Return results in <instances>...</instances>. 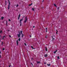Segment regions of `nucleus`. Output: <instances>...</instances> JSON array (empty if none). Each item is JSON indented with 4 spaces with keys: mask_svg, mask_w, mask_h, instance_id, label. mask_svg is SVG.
Segmentation results:
<instances>
[{
    "mask_svg": "<svg viewBox=\"0 0 67 67\" xmlns=\"http://www.w3.org/2000/svg\"><path fill=\"white\" fill-rule=\"evenodd\" d=\"M54 6H55V7H57V6H56V4H54Z\"/></svg>",
    "mask_w": 67,
    "mask_h": 67,
    "instance_id": "nucleus-17",
    "label": "nucleus"
},
{
    "mask_svg": "<svg viewBox=\"0 0 67 67\" xmlns=\"http://www.w3.org/2000/svg\"><path fill=\"white\" fill-rule=\"evenodd\" d=\"M21 35V34L19 33V34H17V36H18V37H20V36Z\"/></svg>",
    "mask_w": 67,
    "mask_h": 67,
    "instance_id": "nucleus-5",
    "label": "nucleus"
},
{
    "mask_svg": "<svg viewBox=\"0 0 67 67\" xmlns=\"http://www.w3.org/2000/svg\"><path fill=\"white\" fill-rule=\"evenodd\" d=\"M9 37H11V36L10 35H9Z\"/></svg>",
    "mask_w": 67,
    "mask_h": 67,
    "instance_id": "nucleus-32",
    "label": "nucleus"
},
{
    "mask_svg": "<svg viewBox=\"0 0 67 67\" xmlns=\"http://www.w3.org/2000/svg\"><path fill=\"white\" fill-rule=\"evenodd\" d=\"M5 3H7V1H5Z\"/></svg>",
    "mask_w": 67,
    "mask_h": 67,
    "instance_id": "nucleus-44",
    "label": "nucleus"
},
{
    "mask_svg": "<svg viewBox=\"0 0 67 67\" xmlns=\"http://www.w3.org/2000/svg\"><path fill=\"white\" fill-rule=\"evenodd\" d=\"M47 65H48V66H50V65H51V64H47Z\"/></svg>",
    "mask_w": 67,
    "mask_h": 67,
    "instance_id": "nucleus-15",
    "label": "nucleus"
},
{
    "mask_svg": "<svg viewBox=\"0 0 67 67\" xmlns=\"http://www.w3.org/2000/svg\"><path fill=\"white\" fill-rule=\"evenodd\" d=\"M20 3V4H21V3Z\"/></svg>",
    "mask_w": 67,
    "mask_h": 67,
    "instance_id": "nucleus-47",
    "label": "nucleus"
},
{
    "mask_svg": "<svg viewBox=\"0 0 67 67\" xmlns=\"http://www.w3.org/2000/svg\"><path fill=\"white\" fill-rule=\"evenodd\" d=\"M2 30H1V31H0V34L2 33Z\"/></svg>",
    "mask_w": 67,
    "mask_h": 67,
    "instance_id": "nucleus-16",
    "label": "nucleus"
},
{
    "mask_svg": "<svg viewBox=\"0 0 67 67\" xmlns=\"http://www.w3.org/2000/svg\"><path fill=\"white\" fill-rule=\"evenodd\" d=\"M6 26H8V24H7V23H6Z\"/></svg>",
    "mask_w": 67,
    "mask_h": 67,
    "instance_id": "nucleus-37",
    "label": "nucleus"
},
{
    "mask_svg": "<svg viewBox=\"0 0 67 67\" xmlns=\"http://www.w3.org/2000/svg\"><path fill=\"white\" fill-rule=\"evenodd\" d=\"M21 16V14H19L18 16V20H19L20 19V16Z\"/></svg>",
    "mask_w": 67,
    "mask_h": 67,
    "instance_id": "nucleus-4",
    "label": "nucleus"
},
{
    "mask_svg": "<svg viewBox=\"0 0 67 67\" xmlns=\"http://www.w3.org/2000/svg\"><path fill=\"white\" fill-rule=\"evenodd\" d=\"M23 19H22L20 20V23H21V21H23Z\"/></svg>",
    "mask_w": 67,
    "mask_h": 67,
    "instance_id": "nucleus-6",
    "label": "nucleus"
},
{
    "mask_svg": "<svg viewBox=\"0 0 67 67\" xmlns=\"http://www.w3.org/2000/svg\"><path fill=\"white\" fill-rule=\"evenodd\" d=\"M37 64H39V63H40V62H37Z\"/></svg>",
    "mask_w": 67,
    "mask_h": 67,
    "instance_id": "nucleus-23",
    "label": "nucleus"
},
{
    "mask_svg": "<svg viewBox=\"0 0 67 67\" xmlns=\"http://www.w3.org/2000/svg\"><path fill=\"white\" fill-rule=\"evenodd\" d=\"M11 67V65H10L9 66V67Z\"/></svg>",
    "mask_w": 67,
    "mask_h": 67,
    "instance_id": "nucleus-42",
    "label": "nucleus"
},
{
    "mask_svg": "<svg viewBox=\"0 0 67 67\" xmlns=\"http://www.w3.org/2000/svg\"><path fill=\"white\" fill-rule=\"evenodd\" d=\"M31 60H33V58H32L31 59Z\"/></svg>",
    "mask_w": 67,
    "mask_h": 67,
    "instance_id": "nucleus-28",
    "label": "nucleus"
},
{
    "mask_svg": "<svg viewBox=\"0 0 67 67\" xmlns=\"http://www.w3.org/2000/svg\"><path fill=\"white\" fill-rule=\"evenodd\" d=\"M16 43H17V45L18 46V44H19V42L18 41V40H17L16 41Z\"/></svg>",
    "mask_w": 67,
    "mask_h": 67,
    "instance_id": "nucleus-7",
    "label": "nucleus"
},
{
    "mask_svg": "<svg viewBox=\"0 0 67 67\" xmlns=\"http://www.w3.org/2000/svg\"><path fill=\"white\" fill-rule=\"evenodd\" d=\"M32 9L33 11H34V9L33 8H32Z\"/></svg>",
    "mask_w": 67,
    "mask_h": 67,
    "instance_id": "nucleus-24",
    "label": "nucleus"
},
{
    "mask_svg": "<svg viewBox=\"0 0 67 67\" xmlns=\"http://www.w3.org/2000/svg\"><path fill=\"white\" fill-rule=\"evenodd\" d=\"M34 27H35V26H33V28H34Z\"/></svg>",
    "mask_w": 67,
    "mask_h": 67,
    "instance_id": "nucleus-41",
    "label": "nucleus"
},
{
    "mask_svg": "<svg viewBox=\"0 0 67 67\" xmlns=\"http://www.w3.org/2000/svg\"><path fill=\"white\" fill-rule=\"evenodd\" d=\"M57 52V50H56V51H54V54H55Z\"/></svg>",
    "mask_w": 67,
    "mask_h": 67,
    "instance_id": "nucleus-8",
    "label": "nucleus"
},
{
    "mask_svg": "<svg viewBox=\"0 0 67 67\" xmlns=\"http://www.w3.org/2000/svg\"><path fill=\"white\" fill-rule=\"evenodd\" d=\"M0 54H1V51L0 50Z\"/></svg>",
    "mask_w": 67,
    "mask_h": 67,
    "instance_id": "nucleus-38",
    "label": "nucleus"
},
{
    "mask_svg": "<svg viewBox=\"0 0 67 67\" xmlns=\"http://www.w3.org/2000/svg\"><path fill=\"white\" fill-rule=\"evenodd\" d=\"M31 47L32 48V49H35V48H33V46H31Z\"/></svg>",
    "mask_w": 67,
    "mask_h": 67,
    "instance_id": "nucleus-22",
    "label": "nucleus"
},
{
    "mask_svg": "<svg viewBox=\"0 0 67 67\" xmlns=\"http://www.w3.org/2000/svg\"><path fill=\"white\" fill-rule=\"evenodd\" d=\"M45 48H46L45 50L46 51H47V47H45Z\"/></svg>",
    "mask_w": 67,
    "mask_h": 67,
    "instance_id": "nucleus-13",
    "label": "nucleus"
},
{
    "mask_svg": "<svg viewBox=\"0 0 67 67\" xmlns=\"http://www.w3.org/2000/svg\"><path fill=\"white\" fill-rule=\"evenodd\" d=\"M22 34L21 37H23V36H24V35L23 34Z\"/></svg>",
    "mask_w": 67,
    "mask_h": 67,
    "instance_id": "nucleus-18",
    "label": "nucleus"
},
{
    "mask_svg": "<svg viewBox=\"0 0 67 67\" xmlns=\"http://www.w3.org/2000/svg\"><path fill=\"white\" fill-rule=\"evenodd\" d=\"M1 20H3V19H4V17L2 16L1 17Z\"/></svg>",
    "mask_w": 67,
    "mask_h": 67,
    "instance_id": "nucleus-11",
    "label": "nucleus"
},
{
    "mask_svg": "<svg viewBox=\"0 0 67 67\" xmlns=\"http://www.w3.org/2000/svg\"><path fill=\"white\" fill-rule=\"evenodd\" d=\"M31 65H32V66H33V63H31Z\"/></svg>",
    "mask_w": 67,
    "mask_h": 67,
    "instance_id": "nucleus-36",
    "label": "nucleus"
},
{
    "mask_svg": "<svg viewBox=\"0 0 67 67\" xmlns=\"http://www.w3.org/2000/svg\"><path fill=\"white\" fill-rule=\"evenodd\" d=\"M8 1L9 2V4L8 6V9L9 10L10 9V1H9V0H8Z\"/></svg>",
    "mask_w": 67,
    "mask_h": 67,
    "instance_id": "nucleus-1",
    "label": "nucleus"
},
{
    "mask_svg": "<svg viewBox=\"0 0 67 67\" xmlns=\"http://www.w3.org/2000/svg\"><path fill=\"white\" fill-rule=\"evenodd\" d=\"M58 59H59V58H59V56H58Z\"/></svg>",
    "mask_w": 67,
    "mask_h": 67,
    "instance_id": "nucleus-26",
    "label": "nucleus"
},
{
    "mask_svg": "<svg viewBox=\"0 0 67 67\" xmlns=\"http://www.w3.org/2000/svg\"><path fill=\"white\" fill-rule=\"evenodd\" d=\"M42 9H44V7H42Z\"/></svg>",
    "mask_w": 67,
    "mask_h": 67,
    "instance_id": "nucleus-33",
    "label": "nucleus"
},
{
    "mask_svg": "<svg viewBox=\"0 0 67 67\" xmlns=\"http://www.w3.org/2000/svg\"><path fill=\"white\" fill-rule=\"evenodd\" d=\"M30 37H31V36H30Z\"/></svg>",
    "mask_w": 67,
    "mask_h": 67,
    "instance_id": "nucleus-48",
    "label": "nucleus"
},
{
    "mask_svg": "<svg viewBox=\"0 0 67 67\" xmlns=\"http://www.w3.org/2000/svg\"><path fill=\"white\" fill-rule=\"evenodd\" d=\"M5 5H7V3H6Z\"/></svg>",
    "mask_w": 67,
    "mask_h": 67,
    "instance_id": "nucleus-45",
    "label": "nucleus"
},
{
    "mask_svg": "<svg viewBox=\"0 0 67 67\" xmlns=\"http://www.w3.org/2000/svg\"><path fill=\"white\" fill-rule=\"evenodd\" d=\"M18 6H19V5L18 4H17L16 5V7H18Z\"/></svg>",
    "mask_w": 67,
    "mask_h": 67,
    "instance_id": "nucleus-30",
    "label": "nucleus"
},
{
    "mask_svg": "<svg viewBox=\"0 0 67 67\" xmlns=\"http://www.w3.org/2000/svg\"><path fill=\"white\" fill-rule=\"evenodd\" d=\"M57 31V32H56V34H57V33L58 32V31H57V30H56Z\"/></svg>",
    "mask_w": 67,
    "mask_h": 67,
    "instance_id": "nucleus-25",
    "label": "nucleus"
},
{
    "mask_svg": "<svg viewBox=\"0 0 67 67\" xmlns=\"http://www.w3.org/2000/svg\"><path fill=\"white\" fill-rule=\"evenodd\" d=\"M1 55H0V58H1Z\"/></svg>",
    "mask_w": 67,
    "mask_h": 67,
    "instance_id": "nucleus-40",
    "label": "nucleus"
},
{
    "mask_svg": "<svg viewBox=\"0 0 67 67\" xmlns=\"http://www.w3.org/2000/svg\"><path fill=\"white\" fill-rule=\"evenodd\" d=\"M57 9L58 10V9H59V7H58V8H57Z\"/></svg>",
    "mask_w": 67,
    "mask_h": 67,
    "instance_id": "nucleus-34",
    "label": "nucleus"
},
{
    "mask_svg": "<svg viewBox=\"0 0 67 67\" xmlns=\"http://www.w3.org/2000/svg\"><path fill=\"white\" fill-rule=\"evenodd\" d=\"M47 36H46V38H47Z\"/></svg>",
    "mask_w": 67,
    "mask_h": 67,
    "instance_id": "nucleus-43",
    "label": "nucleus"
},
{
    "mask_svg": "<svg viewBox=\"0 0 67 67\" xmlns=\"http://www.w3.org/2000/svg\"><path fill=\"white\" fill-rule=\"evenodd\" d=\"M46 32H47V28H46Z\"/></svg>",
    "mask_w": 67,
    "mask_h": 67,
    "instance_id": "nucleus-14",
    "label": "nucleus"
},
{
    "mask_svg": "<svg viewBox=\"0 0 67 67\" xmlns=\"http://www.w3.org/2000/svg\"><path fill=\"white\" fill-rule=\"evenodd\" d=\"M20 33L21 34H22V31L21 30L20 31Z\"/></svg>",
    "mask_w": 67,
    "mask_h": 67,
    "instance_id": "nucleus-21",
    "label": "nucleus"
},
{
    "mask_svg": "<svg viewBox=\"0 0 67 67\" xmlns=\"http://www.w3.org/2000/svg\"><path fill=\"white\" fill-rule=\"evenodd\" d=\"M24 44L25 46H26V43H25Z\"/></svg>",
    "mask_w": 67,
    "mask_h": 67,
    "instance_id": "nucleus-27",
    "label": "nucleus"
},
{
    "mask_svg": "<svg viewBox=\"0 0 67 67\" xmlns=\"http://www.w3.org/2000/svg\"><path fill=\"white\" fill-rule=\"evenodd\" d=\"M4 50H5V49L4 48H3V51H4Z\"/></svg>",
    "mask_w": 67,
    "mask_h": 67,
    "instance_id": "nucleus-29",
    "label": "nucleus"
},
{
    "mask_svg": "<svg viewBox=\"0 0 67 67\" xmlns=\"http://www.w3.org/2000/svg\"><path fill=\"white\" fill-rule=\"evenodd\" d=\"M8 20H9V21H11V20H10V19H9Z\"/></svg>",
    "mask_w": 67,
    "mask_h": 67,
    "instance_id": "nucleus-35",
    "label": "nucleus"
},
{
    "mask_svg": "<svg viewBox=\"0 0 67 67\" xmlns=\"http://www.w3.org/2000/svg\"><path fill=\"white\" fill-rule=\"evenodd\" d=\"M32 4H33V3H31V4H30L29 5V6H31L32 5Z\"/></svg>",
    "mask_w": 67,
    "mask_h": 67,
    "instance_id": "nucleus-12",
    "label": "nucleus"
},
{
    "mask_svg": "<svg viewBox=\"0 0 67 67\" xmlns=\"http://www.w3.org/2000/svg\"><path fill=\"white\" fill-rule=\"evenodd\" d=\"M52 37V40H55V38H53V37H55V36L54 35L53 36L51 37Z\"/></svg>",
    "mask_w": 67,
    "mask_h": 67,
    "instance_id": "nucleus-3",
    "label": "nucleus"
},
{
    "mask_svg": "<svg viewBox=\"0 0 67 67\" xmlns=\"http://www.w3.org/2000/svg\"><path fill=\"white\" fill-rule=\"evenodd\" d=\"M46 64V63L45 62V63H44V64Z\"/></svg>",
    "mask_w": 67,
    "mask_h": 67,
    "instance_id": "nucleus-39",
    "label": "nucleus"
},
{
    "mask_svg": "<svg viewBox=\"0 0 67 67\" xmlns=\"http://www.w3.org/2000/svg\"><path fill=\"white\" fill-rule=\"evenodd\" d=\"M20 26H22V23H20Z\"/></svg>",
    "mask_w": 67,
    "mask_h": 67,
    "instance_id": "nucleus-20",
    "label": "nucleus"
},
{
    "mask_svg": "<svg viewBox=\"0 0 67 67\" xmlns=\"http://www.w3.org/2000/svg\"><path fill=\"white\" fill-rule=\"evenodd\" d=\"M3 42H2V45H3Z\"/></svg>",
    "mask_w": 67,
    "mask_h": 67,
    "instance_id": "nucleus-31",
    "label": "nucleus"
},
{
    "mask_svg": "<svg viewBox=\"0 0 67 67\" xmlns=\"http://www.w3.org/2000/svg\"><path fill=\"white\" fill-rule=\"evenodd\" d=\"M44 1V0H43V1H42V2H43Z\"/></svg>",
    "mask_w": 67,
    "mask_h": 67,
    "instance_id": "nucleus-46",
    "label": "nucleus"
},
{
    "mask_svg": "<svg viewBox=\"0 0 67 67\" xmlns=\"http://www.w3.org/2000/svg\"><path fill=\"white\" fill-rule=\"evenodd\" d=\"M5 36H3V38H2V40H4V38H5Z\"/></svg>",
    "mask_w": 67,
    "mask_h": 67,
    "instance_id": "nucleus-10",
    "label": "nucleus"
},
{
    "mask_svg": "<svg viewBox=\"0 0 67 67\" xmlns=\"http://www.w3.org/2000/svg\"><path fill=\"white\" fill-rule=\"evenodd\" d=\"M18 41H19L20 42V41H21V38H19L18 39Z\"/></svg>",
    "mask_w": 67,
    "mask_h": 67,
    "instance_id": "nucleus-19",
    "label": "nucleus"
},
{
    "mask_svg": "<svg viewBox=\"0 0 67 67\" xmlns=\"http://www.w3.org/2000/svg\"><path fill=\"white\" fill-rule=\"evenodd\" d=\"M47 56H48L47 54H46L44 55V57H47Z\"/></svg>",
    "mask_w": 67,
    "mask_h": 67,
    "instance_id": "nucleus-9",
    "label": "nucleus"
},
{
    "mask_svg": "<svg viewBox=\"0 0 67 67\" xmlns=\"http://www.w3.org/2000/svg\"><path fill=\"white\" fill-rule=\"evenodd\" d=\"M27 21V17L26 16L25 18V20L24 21V23H26V21Z\"/></svg>",
    "mask_w": 67,
    "mask_h": 67,
    "instance_id": "nucleus-2",
    "label": "nucleus"
}]
</instances>
